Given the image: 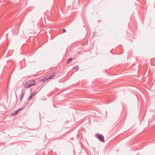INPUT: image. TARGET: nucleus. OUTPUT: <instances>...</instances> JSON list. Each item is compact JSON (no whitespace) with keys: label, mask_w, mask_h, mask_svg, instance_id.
I'll use <instances>...</instances> for the list:
<instances>
[{"label":"nucleus","mask_w":155,"mask_h":155,"mask_svg":"<svg viewBox=\"0 0 155 155\" xmlns=\"http://www.w3.org/2000/svg\"><path fill=\"white\" fill-rule=\"evenodd\" d=\"M95 137L97 138L101 142H104L105 140L104 136L101 134H95Z\"/></svg>","instance_id":"f257e3e1"},{"label":"nucleus","mask_w":155,"mask_h":155,"mask_svg":"<svg viewBox=\"0 0 155 155\" xmlns=\"http://www.w3.org/2000/svg\"><path fill=\"white\" fill-rule=\"evenodd\" d=\"M22 108H21L20 109H18L17 110H15L14 112H13L12 113L10 114V115L11 116H15L19 112V111L20 110H21L22 109Z\"/></svg>","instance_id":"f03ea898"},{"label":"nucleus","mask_w":155,"mask_h":155,"mask_svg":"<svg viewBox=\"0 0 155 155\" xmlns=\"http://www.w3.org/2000/svg\"><path fill=\"white\" fill-rule=\"evenodd\" d=\"M24 93L23 92V89H22V91L21 92V94H20V101H21L23 97L24 96Z\"/></svg>","instance_id":"7ed1b4c3"},{"label":"nucleus","mask_w":155,"mask_h":155,"mask_svg":"<svg viewBox=\"0 0 155 155\" xmlns=\"http://www.w3.org/2000/svg\"><path fill=\"white\" fill-rule=\"evenodd\" d=\"M31 86V85L29 84V83L28 82L25 84V85L24 87L25 88H27Z\"/></svg>","instance_id":"20e7f679"},{"label":"nucleus","mask_w":155,"mask_h":155,"mask_svg":"<svg viewBox=\"0 0 155 155\" xmlns=\"http://www.w3.org/2000/svg\"><path fill=\"white\" fill-rule=\"evenodd\" d=\"M55 74H52L49 76L47 79V80H49L52 79L55 76Z\"/></svg>","instance_id":"39448f33"},{"label":"nucleus","mask_w":155,"mask_h":155,"mask_svg":"<svg viewBox=\"0 0 155 155\" xmlns=\"http://www.w3.org/2000/svg\"><path fill=\"white\" fill-rule=\"evenodd\" d=\"M28 82L29 83V84L31 85V86L35 84L34 81L31 80Z\"/></svg>","instance_id":"423d86ee"},{"label":"nucleus","mask_w":155,"mask_h":155,"mask_svg":"<svg viewBox=\"0 0 155 155\" xmlns=\"http://www.w3.org/2000/svg\"><path fill=\"white\" fill-rule=\"evenodd\" d=\"M41 89V88H40L39 90L37 92H36V90H35L34 92L31 93V94L33 96L35 94L37 93L38 91H39Z\"/></svg>","instance_id":"0eeeda50"},{"label":"nucleus","mask_w":155,"mask_h":155,"mask_svg":"<svg viewBox=\"0 0 155 155\" xmlns=\"http://www.w3.org/2000/svg\"><path fill=\"white\" fill-rule=\"evenodd\" d=\"M32 97V95L30 94V96L28 97V100H30L31 98V97Z\"/></svg>","instance_id":"6e6552de"},{"label":"nucleus","mask_w":155,"mask_h":155,"mask_svg":"<svg viewBox=\"0 0 155 155\" xmlns=\"http://www.w3.org/2000/svg\"><path fill=\"white\" fill-rule=\"evenodd\" d=\"M73 68L77 70H78L79 69V67L78 66H74L73 67Z\"/></svg>","instance_id":"1a4fd4ad"},{"label":"nucleus","mask_w":155,"mask_h":155,"mask_svg":"<svg viewBox=\"0 0 155 155\" xmlns=\"http://www.w3.org/2000/svg\"><path fill=\"white\" fill-rule=\"evenodd\" d=\"M72 60V58H69L67 61V64H68V63L71 61V60Z\"/></svg>","instance_id":"9d476101"},{"label":"nucleus","mask_w":155,"mask_h":155,"mask_svg":"<svg viewBox=\"0 0 155 155\" xmlns=\"http://www.w3.org/2000/svg\"><path fill=\"white\" fill-rule=\"evenodd\" d=\"M63 33L66 32V31L64 29H63Z\"/></svg>","instance_id":"9b49d317"},{"label":"nucleus","mask_w":155,"mask_h":155,"mask_svg":"<svg viewBox=\"0 0 155 155\" xmlns=\"http://www.w3.org/2000/svg\"><path fill=\"white\" fill-rule=\"evenodd\" d=\"M31 90H32V89L31 88V89H30V91H31Z\"/></svg>","instance_id":"f8f14e48"},{"label":"nucleus","mask_w":155,"mask_h":155,"mask_svg":"<svg viewBox=\"0 0 155 155\" xmlns=\"http://www.w3.org/2000/svg\"><path fill=\"white\" fill-rule=\"evenodd\" d=\"M39 87H37V89H38Z\"/></svg>","instance_id":"ddd939ff"}]
</instances>
